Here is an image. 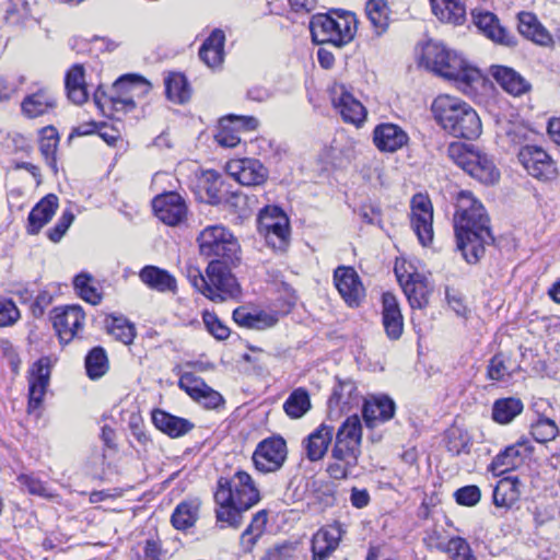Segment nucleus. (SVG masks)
Returning a JSON list of instances; mask_svg holds the SVG:
<instances>
[{"label": "nucleus", "mask_w": 560, "mask_h": 560, "mask_svg": "<svg viewBox=\"0 0 560 560\" xmlns=\"http://www.w3.org/2000/svg\"><path fill=\"white\" fill-rule=\"evenodd\" d=\"M453 218L456 246L469 264L485 254V246L493 242L490 219L483 205L469 190L456 196Z\"/></svg>", "instance_id": "obj_1"}, {"label": "nucleus", "mask_w": 560, "mask_h": 560, "mask_svg": "<svg viewBox=\"0 0 560 560\" xmlns=\"http://www.w3.org/2000/svg\"><path fill=\"white\" fill-rule=\"evenodd\" d=\"M259 500V490L246 471L238 470L231 478L221 477L214 492L217 521L237 528L242 524L243 513Z\"/></svg>", "instance_id": "obj_2"}, {"label": "nucleus", "mask_w": 560, "mask_h": 560, "mask_svg": "<svg viewBox=\"0 0 560 560\" xmlns=\"http://www.w3.org/2000/svg\"><path fill=\"white\" fill-rule=\"evenodd\" d=\"M431 109L438 124L450 135L468 140L481 135L480 117L466 102L447 94L439 95Z\"/></svg>", "instance_id": "obj_3"}, {"label": "nucleus", "mask_w": 560, "mask_h": 560, "mask_svg": "<svg viewBox=\"0 0 560 560\" xmlns=\"http://www.w3.org/2000/svg\"><path fill=\"white\" fill-rule=\"evenodd\" d=\"M420 63L440 77L469 88L482 81V75L477 68L469 66L458 54L438 42L429 40L424 44Z\"/></svg>", "instance_id": "obj_4"}, {"label": "nucleus", "mask_w": 560, "mask_h": 560, "mask_svg": "<svg viewBox=\"0 0 560 560\" xmlns=\"http://www.w3.org/2000/svg\"><path fill=\"white\" fill-rule=\"evenodd\" d=\"M235 262L212 259L206 269V276L199 270L190 275L191 284L209 300L220 303L236 300L241 295V288L231 272Z\"/></svg>", "instance_id": "obj_5"}, {"label": "nucleus", "mask_w": 560, "mask_h": 560, "mask_svg": "<svg viewBox=\"0 0 560 560\" xmlns=\"http://www.w3.org/2000/svg\"><path fill=\"white\" fill-rule=\"evenodd\" d=\"M310 30L315 43L340 48L353 39L357 20L350 12L317 13L311 19Z\"/></svg>", "instance_id": "obj_6"}, {"label": "nucleus", "mask_w": 560, "mask_h": 560, "mask_svg": "<svg viewBox=\"0 0 560 560\" xmlns=\"http://www.w3.org/2000/svg\"><path fill=\"white\" fill-rule=\"evenodd\" d=\"M148 85L142 78L126 74L116 80L109 94L98 88L94 93V102L106 116H114L120 112L128 113L136 108L133 96L137 90L140 88L148 90Z\"/></svg>", "instance_id": "obj_7"}, {"label": "nucleus", "mask_w": 560, "mask_h": 560, "mask_svg": "<svg viewBox=\"0 0 560 560\" xmlns=\"http://www.w3.org/2000/svg\"><path fill=\"white\" fill-rule=\"evenodd\" d=\"M201 256L221 261H238L240 245L236 237L223 225H209L197 237Z\"/></svg>", "instance_id": "obj_8"}, {"label": "nucleus", "mask_w": 560, "mask_h": 560, "mask_svg": "<svg viewBox=\"0 0 560 560\" xmlns=\"http://www.w3.org/2000/svg\"><path fill=\"white\" fill-rule=\"evenodd\" d=\"M334 434L331 457L348 466H358L362 444V424L359 416L348 417Z\"/></svg>", "instance_id": "obj_9"}, {"label": "nucleus", "mask_w": 560, "mask_h": 560, "mask_svg": "<svg viewBox=\"0 0 560 560\" xmlns=\"http://www.w3.org/2000/svg\"><path fill=\"white\" fill-rule=\"evenodd\" d=\"M258 231L275 250L283 252L290 241L289 219L279 208H266L258 215Z\"/></svg>", "instance_id": "obj_10"}, {"label": "nucleus", "mask_w": 560, "mask_h": 560, "mask_svg": "<svg viewBox=\"0 0 560 560\" xmlns=\"http://www.w3.org/2000/svg\"><path fill=\"white\" fill-rule=\"evenodd\" d=\"M517 158L530 176L540 180H551L557 177L555 162L542 148L524 145L520 149Z\"/></svg>", "instance_id": "obj_11"}, {"label": "nucleus", "mask_w": 560, "mask_h": 560, "mask_svg": "<svg viewBox=\"0 0 560 560\" xmlns=\"http://www.w3.org/2000/svg\"><path fill=\"white\" fill-rule=\"evenodd\" d=\"M287 453V443L282 438H269L257 445L253 462L259 471L273 472L282 467Z\"/></svg>", "instance_id": "obj_12"}, {"label": "nucleus", "mask_w": 560, "mask_h": 560, "mask_svg": "<svg viewBox=\"0 0 560 560\" xmlns=\"http://www.w3.org/2000/svg\"><path fill=\"white\" fill-rule=\"evenodd\" d=\"M85 314L79 305L54 310L52 326L62 343H69L83 329Z\"/></svg>", "instance_id": "obj_13"}, {"label": "nucleus", "mask_w": 560, "mask_h": 560, "mask_svg": "<svg viewBox=\"0 0 560 560\" xmlns=\"http://www.w3.org/2000/svg\"><path fill=\"white\" fill-rule=\"evenodd\" d=\"M152 208L156 218L170 226L184 222L188 213L185 199L175 191H167L154 197Z\"/></svg>", "instance_id": "obj_14"}, {"label": "nucleus", "mask_w": 560, "mask_h": 560, "mask_svg": "<svg viewBox=\"0 0 560 560\" xmlns=\"http://www.w3.org/2000/svg\"><path fill=\"white\" fill-rule=\"evenodd\" d=\"M411 226L422 245L433 240V207L428 196L417 194L411 200Z\"/></svg>", "instance_id": "obj_15"}, {"label": "nucleus", "mask_w": 560, "mask_h": 560, "mask_svg": "<svg viewBox=\"0 0 560 560\" xmlns=\"http://www.w3.org/2000/svg\"><path fill=\"white\" fill-rule=\"evenodd\" d=\"M395 272L411 308L422 310L427 307L433 290L428 278L417 271L400 273L396 268Z\"/></svg>", "instance_id": "obj_16"}, {"label": "nucleus", "mask_w": 560, "mask_h": 560, "mask_svg": "<svg viewBox=\"0 0 560 560\" xmlns=\"http://www.w3.org/2000/svg\"><path fill=\"white\" fill-rule=\"evenodd\" d=\"M334 282L343 301L351 307L359 306L365 298V289L352 267H337L334 271Z\"/></svg>", "instance_id": "obj_17"}, {"label": "nucleus", "mask_w": 560, "mask_h": 560, "mask_svg": "<svg viewBox=\"0 0 560 560\" xmlns=\"http://www.w3.org/2000/svg\"><path fill=\"white\" fill-rule=\"evenodd\" d=\"M206 180L209 183L205 187L209 202L212 205L228 203L234 207L237 211L244 212L245 206L248 202V197L242 191H232L229 186L222 180L221 176L215 172H207Z\"/></svg>", "instance_id": "obj_18"}, {"label": "nucleus", "mask_w": 560, "mask_h": 560, "mask_svg": "<svg viewBox=\"0 0 560 560\" xmlns=\"http://www.w3.org/2000/svg\"><path fill=\"white\" fill-rule=\"evenodd\" d=\"M474 23L478 30L494 44L504 47H514L517 44L516 37L504 27L498 16L491 12H471Z\"/></svg>", "instance_id": "obj_19"}, {"label": "nucleus", "mask_w": 560, "mask_h": 560, "mask_svg": "<svg viewBox=\"0 0 560 560\" xmlns=\"http://www.w3.org/2000/svg\"><path fill=\"white\" fill-rule=\"evenodd\" d=\"M50 377V361L42 358L34 363L28 377V412L42 407Z\"/></svg>", "instance_id": "obj_20"}, {"label": "nucleus", "mask_w": 560, "mask_h": 560, "mask_svg": "<svg viewBox=\"0 0 560 560\" xmlns=\"http://www.w3.org/2000/svg\"><path fill=\"white\" fill-rule=\"evenodd\" d=\"M228 171L240 184L258 186L268 177L267 168L255 159H241L229 162Z\"/></svg>", "instance_id": "obj_21"}, {"label": "nucleus", "mask_w": 560, "mask_h": 560, "mask_svg": "<svg viewBox=\"0 0 560 560\" xmlns=\"http://www.w3.org/2000/svg\"><path fill=\"white\" fill-rule=\"evenodd\" d=\"M533 451L534 446L530 441L527 439H521L498 454L492 459L490 468L497 474L514 469L521 465L525 458H528L533 454Z\"/></svg>", "instance_id": "obj_22"}, {"label": "nucleus", "mask_w": 560, "mask_h": 560, "mask_svg": "<svg viewBox=\"0 0 560 560\" xmlns=\"http://www.w3.org/2000/svg\"><path fill=\"white\" fill-rule=\"evenodd\" d=\"M409 141L407 132L392 122L380 124L373 131V143L381 152L394 153Z\"/></svg>", "instance_id": "obj_23"}, {"label": "nucleus", "mask_w": 560, "mask_h": 560, "mask_svg": "<svg viewBox=\"0 0 560 560\" xmlns=\"http://www.w3.org/2000/svg\"><path fill=\"white\" fill-rule=\"evenodd\" d=\"M332 104L338 109L342 119L360 127L366 118L365 107L355 100L342 85L334 90Z\"/></svg>", "instance_id": "obj_24"}, {"label": "nucleus", "mask_w": 560, "mask_h": 560, "mask_svg": "<svg viewBox=\"0 0 560 560\" xmlns=\"http://www.w3.org/2000/svg\"><path fill=\"white\" fill-rule=\"evenodd\" d=\"M57 106L55 94L48 88H39L27 94L21 102L22 114L34 119L52 112Z\"/></svg>", "instance_id": "obj_25"}, {"label": "nucleus", "mask_w": 560, "mask_h": 560, "mask_svg": "<svg viewBox=\"0 0 560 560\" xmlns=\"http://www.w3.org/2000/svg\"><path fill=\"white\" fill-rule=\"evenodd\" d=\"M382 322L386 336L398 340L404 332V317L396 296L385 292L382 296Z\"/></svg>", "instance_id": "obj_26"}, {"label": "nucleus", "mask_w": 560, "mask_h": 560, "mask_svg": "<svg viewBox=\"0 0 560 560\" xmlns=\"http://www.w3.org/2000/svg\"><path fill=\"white\" fill-rule=\"evenodd\" d=\"M395 409V402L388 396H376L365 400L362 409L365 425L372 429L390 420Z\"/></svg>", "instance_id": "obj_27"}, {"label": "nucleus", "mask_w": 560, "mask_h": 560, "mask_svg": "<svg viewBox=\"0 0 560 560\" xmlns=\"http://www.w3.org/2000/svg\"><path fill=\"white\" fill-rule=\"evenodd\" d=\"M341 536L342 529L338 523L319 529L312 539L313 560H327L339 546Z\"/></svg>", "instance_id": "obj_28"}, {"label": "nucleus", "mask_w": 560, "mask_h": 560, "mask_svg": "<svg viewBox=\"0 0 560 560\" xmlns=\"http://www.w3.org/2000/svg\"><path fill=\"white\" fill-rule=\"evenodd\" d=\"M360 400L361 395L353 381H339L329 397L328 407L330 412L338 409V412L342 413L349 411L354 406H358Z\"/></svg>", "instance_id": "obj_29"}, {"label": "nucleus", "mask_w": 560, "mask_h": 560, "mask_svg": "<svg viewBox=\"0 0 560 560\" xmlns=\"http://www.w3.org/2000/svg\"><path fill=\"white\" fill-rule=\"evenodd\" d=\"M58 197L49 194L40 199L31 210L27 219V232L36 235L55 215L58 209Z\"/></svg>", "instance_id": "obj_30"}, {"label": "nucleus", "mask_w": 560, "mask_h": 560, "mask_svg": "<svg viewBox=\"0 0 560 560\" xmlns=\"http://www.w3.org/2000/svg\"><path fill=\"white\" fill-rule=\"evenodd\" d=\"M521 371V364L512 355L499 352L488 363L487 376L491 381L506 383Z\"/></svg>", "instance_id": "obj_31"}, {"label": "nucleus", "mask_w": 560, "mask_h": 560, "mask_svg": "<svg viewBox=\"0 0 560 560\" xmlns=\"http://www.w3.org/2000/svg\"><path fill=\"white\" fill-rule=\"evenodd\" d=\"M334 438V428L322 423L314 432H312L303 442L306 457L311 462L322 459L328 451Z\"/></svg>", "instance_id": "obj_32"}, {"label": "nucleus", "mask_w": 560, "mask_h": 560, "mask_svg": "<svg viewBox=\"0 0 560 560\" xmlns=\"http://www.w3.org/2000/svg\"><path fill=\"white\" fill-rule=\"evenodd\" d=\"M225 35L221 30H214L199 49L200 59L211 69L221 67L224 60Z\"/></svg>", "instance_id": "obj_33"}, {"label": "nucleus", "mask_w": 560, "mask_h": 560, "mask_svg": "<svg viewBox=\"0 0 560 560\" xmlns=\"http://www.w3.org/2000/svg\"><path fill=\"white\" fill-rule=\"evenodd\" d=\"M152 421L156 429L171 438L183 436L194 428L189 420L173 416L161 409L152 411Z\"/></svg>", "instance_id": "obj_34"}, {"label": "nucleus", "mask_w": 560, "mask_h": 560, "mask_svg": "<svg viewBox=\"0 0 560 560\" xmlns=\"http://www.w3.org/2000/svg\"><path fill=\"white\" fill-rule=\"evenodd\" d=\"M521 498V481L517 477H505L494 487L492 499L497 508L510 510Z\"/></svg>", "instance_id": "obj_35"}, {"label": "nucleus", "mask_w": 560, "mask_h": 560, "mask_svg": "<svg viewBox=\"0 0 560 560\" xmlns=\"http://www.w3.org/2000/svg\"><path fill=\"white\" fill-rule=\"evenodd\" d=\"M139 277L152 290L172 293L176 291V279L167 270L156 266L143 267L139 272Z\"/></svg>", "instance_id": "obj_36"}, {"label": "nucleus", "mask_w": 560, "mask_h": 560, "mask_svg": "<svg viewBox=\"0 0 560 560\" xmlns=\"http://www.w3.org/2000/svg\"><path fill=\"white\" fill-rule=\"evenodd\" d=\"M433 14L442 22L462 25L466 21V7L460 0H430Z\"/></svg>", "instance_id": "obj_37"}, {"label": "nucleus", "mask_w": 560, "mask_h": 560, "mask_svg": "<svg viewBox=\"0 0 560 560\" xmlns=\"http://www.w3.org/2000/svg\"><path fill=\"white\" fill-rule=\"evenodd\" d=\"M492 75L497 82L512 95H522L530 89L528 81L512 68L495 66L492 68Z\"/></svg>", "instance_id": "obj_38"}, {"label": "nucleus", "mask_w": 560, "mask_h": 560, "mask_svg": "<svg viewBox=\"0 0 560 560\" xmlns=\"http://www.w3.org/2000/svg\"><path fill=\"white\" fill-rule=\"evenodd\" d=\"M518 32L526 38L538 45L547 46L551 43V36L539 23L535 14L530 12L518 13Z\"/></svg>", "instance_id": "obj_39"}, {"label": "nucleus", "mask_w": 560, "mask_h": 560, "mask_svg": "<svg viewBox=\"0 0 560 560\" xmlns=\"http://www.w3.org/2000/svg\"><path fill=\"white\" fill-rule=\"evenodd\" d=\"M234 322L245 328L262 330L277 323L275 315L266 312H249L246 307H237L233 312Z\"/></svg>", "instance_id": "obj_40"}, {"label": "nucleus", "mask_w": 560, "mask_h": 560, "mask_svg": "<svg viewBox=\"0 0 560 560\" xmlns=\"http://www.w3.org/2000/svg\"><path fill=\"white\" fill-rule=\"evenodd\" d=\"M66 89L69 100L81 105L88 101L89 93L84 80V70L80 65H74L66 75Z\"/></svg>", "instance_id": "obj_41"}, {"label": "nucleus", "mask_w": 560, "mask_h": 560, "mask_svg": "<svg viewBox=\"0 0 560 560\" xmlns=\"http://www.w3.org/2000/svg\"><path fill=\"white\" fill-rule=\"evenodd\" d=\"M524 405L520 398H499L492 406V419L499 424H508L522 413Z\"/></svg>", "instance_id": "obj_42"}, {"label": "nucleus", "mask_w": 560, "mask_h": 560, "mask_svg": "<svg viewBox=\"0 0 560 560\" xmlns=\"http://www.w3.org/2000/svg\"><path fill=\"white\" fill-rule=\"evenodd\" d=\"M467 174L483 184H494L500 178V172L492 159L479 150Z\"/></svg>", "instance_id": "obj_43"}, {"label": "nucleus", "mask_w": 560, "mask_h": 560, "mask_svg": "<svg viewBox=\"0 0 560 560\" xmlns=\"http://www.w3.org/2000/svg\"><path fill=\"white\" fill-rule=\"evenodd\" d=\"M365 13L377 35L387 31L390 15L387 0H368Z\"/></svg>", "instance_id": "obj_44"}, {"label": "nucleus", "mask_w": 560, "mask_h": 560, "mask_svg": "<svg viewBox=\"0 0 560 560\" xmlns=\"http://www.w3.org/2000/svg\"><path fill=\"white\" fill-rule=\"evenodd\" d=\"M165 91L168 100L183 104L190 98V88L182 73H170L165 80Z\"/></svg>", "instance_id": "obj_45"}, {"label": "nucleus", "mask_w": 560, "mask_h": 560, "mask_svg": "<svg viewBox=\"0 0 560 560\" xmlns=\"http://www.w3.org/2000/svg\"><path fill=\"white\" fill-rule=\"evenodd\" d=\"M311 409V399L305 388L294 389L283 404V410L291 419L303 417Z\"/></svg>", "instance_id": "obj_46"}, {"label": "nucleus", "mask_w": 560, "mask_h": 560, "mask_svg": "<svg viewBox=\"0 0 560 560\" xmlns=\"http://www.w3.org/2000/svg\"><path fill=\"white\" fill-rule=\"evenodd\" d=\"M199 504L194 501L180 502L172 514L171 522L178 530H185L198 520Z\"/></svg>", "instance_id": "obj_47"}, {"label": "nucleus", "mask_w": 560, "mask_h": 560, "mask_svg": "<svg viewBox=\"0 0 560 560\" xmlns=\"http://www.w3.org/2000/svg\"><path fill=\"white\" fill-rule=\"evenodd\" d=\"M73 287L81 299L92 305H97L102 300V294L95 284L94 278L86 272L75 276Z\"/></svg>", "instance_id": "obj_48"}, {"label": "nucleus", "mask_w": 560, "mask_h": 560, "mask_svg": "<svg viewBox=\"0 0 560 560\" xmlns=\"http://www.w3.org/2000/svg\"><path fill=\"white\" fill-rule=\"evenodd\" d=\"M107 331L124 345L132 343L136 337L135 325L122 316L109 317L107 319Z\"/></svg>", "instance_id": "obj_49"}, {"label": "nucleus", "mask_w": 560, "mask_h": 560, "mask_svg": "<svg viewBox=\"0 0 560 560\" xmlns=\"http://www.w3.org/2000/svg\"><path fill=\"white\" fill-rule=\"evenodd\" d=\"M478 150L463 142H452L447 148V156L466 173H468Z\"/></svg>", "instance_id": "obj_50"}, {"label": "nucleus", "mask_w": 560, "mask_h": 560, "mask_svg": "<svg viewBox=\"0 0 560 560\" xmlns=\"http://www.w3.org/2000/svg\"><path fill=\"white\" fill-rule=\"evenodd\" d=\"M85 369L90 378L102 377L108 370L106 352L101 347L93 348L85 358Z\"/></svg>", "instance_id": "obj_51"}, {"label": "nucleus", "mask_w": 560, "mask_h": 560, "mask_svg": "<svg viewBox=\"0 0 560 560\" xmlns=\"http://www.w3.org/2000/svg\"><path fill=\"white\" fill-rule=\"evenodd\" d=\"M559 433L556 422L549 418L541 417L530 427V434L535 441L546 443L552 441Z\"/></svg>", "instance_id": "obj_52"}, {"label": "nucleus", "mask_w": 560, "mask_h": 560, "mask_svg": "<svg viewBox=\"0 0 560 560\" xmlns=\"http://www.w3.org/2000/svg\"><path fill=\"white\" fill-rule=\"evenodd\" d=\"M215 140L221 147L235 148L241 143V133L235 129L231 120L225 117L220 120Z\"/></svg>", "instance_id": "obj_53"}, {"label": "nucleus", "mask_w": 560, "mask_h": 560, "mask_svg": "<svg viewBox=\"0 0 560 560\" xmlns=\"http://www.w3.org/2000/svg\"><path fill=\"white\" fill-rule=\"evenodd\" d=\"M443 551L450 553L452 560H476L469 544L462 537L448 539Z\"/></svg>", "instance_id": "obj_54"}, {"label": "nucleus", "mask_w": 560, "mask_h": 560, "mask_svg": "<svg viewBox=\"0 0 560 560\" xmlns=\"http://www.w3.org/2000/svg\"><path fill=\"white\" fill-rule=\"evenodd\" d=\"M178 386L183 389L191 399H196V397L206 388V382L197 376L195 373L185 372L180 375L178 380Z\"/></svg>", "instance_id": "obj_55"}, {"label": "nucleus", "mask_w": 560, "mask_h": 560, "mask_svg": "<svg viewBox=\"0 0 560 560\" xmlns=\"http://www.w3.org/2000/svg\"><path fill=\"white\" fill-rule=\"evenodd\" d=\"M266 523L267 513L265 511L257 512L242 535L243 542H247L248 545L253 546L256 542V539L262 534Z\"/></svg>", "instance_id": "obj_56"}, {"label": "nucleus", "mask_w": 560, "mask_h": 560, "mask_svg": "<svg viewBox=\"0 0 560 560\" xmlns=\"http://www.w3.org/2000/svg\"><path fill=\"white\" fill-rule=\"evenodd\" d=\"M21 486L33 495L52 498L54 494L46 485L33 475H20L18 478Z\"/></svg>", "instance_id": "obj_57"}, {"label": "nucleus", "mask_w": 560, "mask_h": 560, "mask_svg": "<svg viewBox=\"0 0 560 560\" xmlns=\"http://www.w3.org/2000/svg\"><path fill=\"white\" fill-rule=\"evenodd\" d=\"M202 319L207 330L218 340H225L230 336V328L224 325L212 312H203Z\"/></svg>", "instance_id": "obj_58"}, {"label": "nucleus", "mask_w": 560, "mask_h": 560, "mask_svg": "<svg viewBox=\"0 0 560 560\" xmlns=\"http://www.w3.org/2000/svg\"><path fill=\"white\" fill-rule=\"evenodd\" d=\"M73 220L74 214L72 211L65 210L56 225L47 231L48 238L54 243L59 242L72 224Z\"/></svg>", "instance_id": "obj_59"}, {"label": "nucleus", "mask_w": 560, "mask_h": 560, "mask_svg": "<svg viewBox=\"0 0 560 560\" xmlns=\"http://www.w3.org/2000/svg\"><path fill=\"white\" fill-rule=\"evenodd\" d=\"M195 401L200 404L207 409H218L224 405V398L222 395L211 388L209 385L201 390V393L196 397Z\"/></svg>", "instance_id": "obj_60"}, {"label": "nucleus", "mask_w": 560, "mask_h": 560, "mask_svg": "<svg viewBox=\"0 0 560 560\" xmlns=\"http://www.w3.org/2000/svg\"><path fill=\"white\" fill-rule=\"evenodd\" d=\"M454 495L458 504L474 506L480 501L481 492L477 486L471 485L459 488Z\"/></svg>", "instance_id": "obj_61"}, {"label": "nucleus", "mask_w": 560, "mask_h": 560, "mask_svg": "<svg viewBox=\"0 0 560 560\" xmlns=\"http://www.w3.org/2000/svg\"><path fill=\"white\" fill-rule=\"evenodd\" d=\"M19 316V310L12 301L0 299V327L12 325Z\"/></svg>", "instance_id": "obj_62"}, {"label": "nucleus", "mask_w": 560, "mask_h": 560, "mask_svg": "<svg viewBox=\"0 0 560 560\" xmlns=\"http://www.w3.org/2000/svg\"><path fill=\"white\" fill-rule=\"evenodd\" d=\"M228 120H231V124L237 129L240 133L244 131H252L258 127V120L253 116H228L225 117Z\"/></svg>", "instance_id": "obj_63"}, {"label": "nucleus", "mask_w": 560, "mask_h": 560, "mask_svg": "<svg viewBox=\"0 0 560 560\" xmlns=\"http://www.w3.org/2000/svg\"><path fill=\"white\" fill-rule=\"evenodd\" d=\"M293 550L292 545H278L268 549L261 560H289Z\"/></svg>", "instance_id": "obj_64"}]
</instances>
